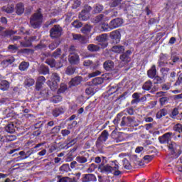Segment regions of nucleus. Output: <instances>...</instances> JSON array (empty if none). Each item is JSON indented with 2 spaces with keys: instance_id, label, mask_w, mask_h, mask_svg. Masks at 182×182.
<instances>
[{
  "instance_id": "obj_1",
  "label": "nucleus",
  "mask_w": 182,
  "mask_h": 182,
  "mask_svg": "<svg viewBox=\"0 0 182 182\" xmlns=\"http://www.w3.org/2000/svg\"><path fill=\"white\" fill-rule=\"evenodd\" d=\"M42 22H43V14H42V9H38L30 18V24L33 29H38L41 28Z\"/></svg>"
},
{
  "instance_id": "obj_2",
  "label": "nucleus",
  "mask_w": 182,
  "mask_h": 182,
  "mask_svg": "<svg viewBox=\"0 0 182 182\" xmlns=\"http://www.w3.org/2000/svg\"><path fill=\"white\" fill-rule=\"evenodd\" d=\"M112 123L116 129H119V127H126V116L123 117L122 112L118 113L112 121Z\"/></svg>"
},
{
  "instance_id": "obj_3",
  "label": "nucleus",
  "mask_w": 182,
  "mask_h": 182,
  "mask_svg": "<svg viewBox=\"0 0 182 182\" xmlns=\"http://www.w3.org/2000/svg\"><path fill=\"white\" fill-rule=\"evenodd\" d=\"M62 32H63V29L60 25H54L50 29V37L51 39H58L62 36Z\"/></svg>"
},
{
  "instance_id": "obj_4",
  "label": "nucleus",
  "mask_w": 182,
  "mask_h": 182,
  "mask_svg": "<svg viewBox=\"0 0 182 182\" xmlns=\"http://www.w3.org/2000/svg\"><path fill=\"white\" fill-rule=\"evenodd\" d=\"M109 38L112 41V43H114V45H117V43H120L122 34L119 30H114L109 33Z\"/></svg>"
},
{
  "instance_id": "obj_5",
  "label": "nucleus",
  "mask_w": 182,
  "mask_h": 182,
  "mask_svg": "<svg viewBox=\"0 0 182 182\" xmlns=\"http://www.w3.org/2000/svg\"><path fill=\"white\" fill-rule=\"evenodd\" d=\"M173 132H166L162 136H159L158 140L161 144H169L171 141Z\"/></svg>"
},
{
  "instance_id": "obj_6",
  "label": "nucleus",
  "mask_w": 182,
  "mask_h": 182,
  "mask_svg": "<svg viewBox=\"0 0 182 182\" xmlns=\"http://www.w3.org/2000/svg\"><path fill=\"white\" fill-rule=\"evenodd\" d=\"M59 82H60L59 74L53 73L51 75V83L50 84L51 90H56L58 89Z\"/></svg>"
},
{
  "instance_id": "obj_7",
  "label": "nucleus",
  "mask_w": 182,
  "mask_h": 182,
  "mask_svg": "<svg viewBox=\"0 0 182 182\" xmlns=\"http://www.w3.org/2000/svg\"><path fill=\"white\" fill-rule=\"evenodd\" d=\"M112 164H111V174H113V176H115L117 177L118 176H120L121 174H123V172L122 171H119L120 166H119V162L117 160H114L112 161Z\"/></svg>"
},
{
  "instance_id": "obj_8",
  "label": "nucleus",
  "mask_w": 182,
  "mask_h": 182,
  "mask_svg": "<svg viewBox=\"0 0 182 182\" xmlns=\"http://www.w3.org/2000/svg\"><path fill=\"white\" fill-rule=\"evenodd\" d=\"M95 41L100 42V45H101L103 48H107L109 46V43H107V33H102L100 36H97L95 38Z\"/></svg>"
},
{
  "instance_id": "obj_9",
  "label": "nucleus",
  "mask_w": 182,
  "mask_h": 182,
  "mask_svg": "<svg viewBox=\"0 0 182 182\" xmlns=\"http://www.w3.org/2000/svg\"><path fill=\"white\" fill-rule=\"evenodd\" d=\"M4 29H5V28H4L2 26H0V36H1V38H11V36H13V35H16V33H17L16 31H14V30L4 31Z\"/></svg>"
},
{
  "instance_id": "obj_10",
  "label": "nucleus",
  "mask_w": 182,
  "mask_h": 182,
  "mask_svg": "<svg viewBox=\"0 0 182 182\" xmlns=\"http://www.w3.org/2000/svg\"><path fill=\"white\" fill-rule=\"evenodd\" d=\"M24 41H25L20 42L21 48H31V46H32V42L36 41V36H31L28 38L25 37Z\"/></svg>"
},
{
  "instance_id": "obj_11",
  "label": "nucleus",
  "mask_w": 182,
  "mask_h": 182,
  "mask_svg": "<svg viewBox=\"0 0 182 182\" xmlns=\"http://www.w3.org/2000/svg\"><path fill=\"white\" fill-rule=\"evenodd\" d=\"M98 171L102 174H112V166L102 163L98 166Z\"/></svg>"
},
{
  "instance_id": "obj_12",
  "label": "nucleus",
  "mask_w": 182,
  "mask_h": 182,
  "mask_svg": "<svg viewBox=\"0 0 182 182\" xmlns=\"http://www.w3.org/2000/svg\"><path fill=\"white\" fill-rule=\"evenodd\" d=\"M73 41H78L81 45H86L87 43H89V40L80 34H73Z\"/></svg>"
},
{
  "instance_id": "obj_13",
  "label": "nucleus",
  "mask_w": 182,
  "mask_h": 182,
  "mask_svg": "<svg viewBox=\"0 0 182 182\" xmlns=\"http://www.w3.org/2000/svg\"><path fill=\"white\" fill-rule=\"evenodd\" d=\"M66 112V109H65L64 107H58L54 108L51 114L53 117H59L61 114H63Z\"/></svg>"
},
{
  "instance_id": "obj_14",
  "label": "nucleus",
  "mask_w": 182,
  "mask_h": 182,
  "mask_svg": "<svg viewBox=\"0 0 182 182\" xmlns=\"http://www.w3.org/2000/svg\"><path fill=\"white\" fill-rule=\"evenodd\" d=\"M110 25L112 29L120 28L123 25V20L122 18H114L110 21Z\"/></svg>"
},
{
  "instance_id": "obj_15",
  "label": "nucleus",
  "mask_w": 182,
  "mask_h": 182,
  "mask_svg": "<svg viewBox=\"0 0 182 182\" xmlns=\"http://www.w3.org/2000/svg\"><path fill=\"white\" fill-rule=\"evenodd\" d=\"M71 55L68 56V62L70 65H79L80 62V58H79V55L70 53Z\"/></svg>"
},
{
  "instance_id": "obj_16",
  "label": "nucleus",
  "mask_w": 182,
  "mask_h": 182,
  "mask_svg": "<svg viewBox=\"0 0 182 182\" xmlns=\"http://www.w3.org/2000/svg\"><path fill=\"white\" fill-rule=\"evenodd\" d=\"M121 89L122 87H120V84H115L114 85H110L108 87L107 95L108 96H110L114 93H117V92H119V90H120Z\"/></svg>"
},
{
  "instance_id": "obj_17",
  "label": "nucleus",
  "mask_w": 182,
  "mask_h": 182,
  "mask_svg": "<svg viewBox=\"0 0 182 182\" xmlns=\"http://www.w3.org/2000/svg\"><path fill=\"white\" fill-rule=\"evenodd\" d=\"M82 81L83 78L81 76H76L71 79V80L69 82V85L70 87L79 86Z\"/></svg>"
},
{
  "instance_id": "obj_18",
  "label": "nucleus",
  "mask_w": 182,
  "mask_h": 182,
  "mask_svg": "<svg viewBox=\"0 0 182 182\" xmlns=\"http://www.w3.org/2000/svg\"><path fill=\"white\" fill-rule=\"evenodd\" d=\"M170 117L176 120H182V112L178 111V108H174L170 114Z\"/></svg>"
},
{
  "instance_id": "obj_19",
  "label": "nucleus",
  "mask_w": 182,
  "mask_h": 182,
  "mask_svg": "<svg viewBox=\"0 0 182 182\" xmlns=\"http://www.w3.org/2000/svg\"><path fill=\"white\" fill-rule=\"evenodd\" d=\"M130 55H132V51L128 50L125 53H122V54L119 56V59L122 62L129 63V62H130Z\"/></svg>"
},
{
  "instance_id": "obj_20",
  "label": "nucleus",
  "mask_w": 182,
  "mask_h": 182,
  "mask_svg": "<svg viewBox=\"0 0 182 182\" xmlns=\"http://www.w3.org/2000/svg\"><path fill=\"white\" fill-rule=\"evenodd\" d=\"M126 126H127V127H137L139 124L136 122L134 117H126Z\"/></svg>"
},
{
  "instance_id": "obj_21",
  "label": "nucleus",
  "mask_w": 182,
  "mask_h": 182,
  "mask_svg": "<svg viewBox=\"0 0 182 182\" xmlns=\"http://www.w3.org/2000/svg\"><path fill=\"white\" fill-rule=\"evenodd\" d=\"M168 149L172 156H174V154H177V147H178V145L174 141H171V143L168 144Z\"/></svg>"
},
{
  "instance_id": "obj_22",
  "label": "nucleus",
  "mask_w": 182,
  "mask_h": 182,
  "mask_svg": "<svg viewBox=\"0 0 182 182\" xmlns=\"http://www.w3.org/2000/svg\"><path fill=\"white\" fill-rule=\"evenodd\" d=\"M97 178H96V176H95V174L92 173H87V174H84L82 175V182H90V181H96Z\"/></svg>"
},
{
  "instance_id": "obj_23",
  "label": "nucleus",
  "mask_w": 182,
  "mask_h": 182,
  "mask_svg": "<svg viewBox=\"0 0 182 182\" xmlns=\"http://www.w3.org/2000/svg\"><path fill=\"white\" fill-rule=\"evenodd\" d=\"M103 68L107 72H110L112 70H114V63L112 60H107L103 63Z\"/></svg>"
},
{
  "instance_id": "obj_24",
  "label": "nucleus",
  "mask_w": 182,
  "mask_h": 182,
  "mask_svg": "<svg viewBox=\"0 0 182 182\" xmlns=\"http://www.w3.org/2000/svg\"><path fill=\"white\" fill-rule=\"evenodd\" d=\"M14 62H15V58L9 57V58H6V60L1 61V66H2V68H8V66L9 65H12Z\"/></svg>"
},
{
  "instance_id": "obj_25",
  "label": "nucleus",
  "mask_w": 182,
  "mask_h": 182,
  "mask_svg": "<svg viewBox=\"0 0 182 182\" xmlns=\"http://www.w3.org/2000/svg\"><path fill=\"white\" fill-rule=\"evenodd\" d=\"M148 77L150 79H154L156 75H157V69L156 68V65H153L151 68L147 71Z\"/></svg>"
},
{
  "instance_id": "obj_26",
  "label": "nucleus",
  "mask_w": 182,
  "mask_h": 182,
  "mask_svg": "<svg viewBox=\"0 0 182 182\" xmlns=\"http://www.w3.org/2000/svg\"><path fill=\"white\" fill-rule=\"evenodd\" d=\"M16 151H19V149H11L8 152V154H14L13 156H20L19 158L21 160H22V157H25V151H21L19 153H17Z\"/></svg>"
},
{
  "instance_id": "obj_27",
  "label": "nucleus",
  "mask_w": 182,
  "mask_h": 182,
  "mask_svg": "<svg viewBox=\"0 0 182 182\" xmlns=\"http://www.w3.org/2000/svg\"><path fill=\"white\" fill-rule=\"evenodd\" d=\"M124 50L125 48L124 46L117 45L112 48V52H114V53H124Z\"/></svg>"
},
{
  "instance_id": "obj_28",
  "label": "nucleus",
  "mask_w": 182,
  "mask_h": 182,
  "mask_svg": "<svg viewBox=\"0 0 182 182\" xmlns=\"http://www.w3.org/2000/svg\"><path fill=\"white\" fill-rule=\"evenodd\" d=\"M25 12V6L23 3H18L16 5V14L17 15H22Z\"/></svg>"
},
{
  "instance_id": "obj_29",
  "label": "nucleus",
  "mask_w": 182,
  "mask_h": 182,
  "mask_svg": "<svg viewBox=\"0 0 182 182\" xmlns=\"http://www.w3.org/2000/svg\"><path fill=\"white\" fill-rule=\"evenodd\" d=\"M2 11L6 14H13L14 11H15V5L9 4L7 6H4L2 7Z\"/></svg>"
},
{
  "instance_id": "obj_30",
  "label": "nucleus",
  "mask_w": 182,
  "mask_h": 182,
  "mask_svg": "<svg viewBox=\"0 0 182 182\" xmlns=\"http://www.w3.org/2000/svg\"><path fill=\"white\" fill-rule=\"evenodd\" d=\"M89 15H90V14L87 13V11L82 10L79 14L80 21H87V19H89Z\"/></svg>"
},
{
  "instance_id": "obj_31",
  "label": "nucleus",
  "mask_w": 182,
  "mask_h": 182,
  "mask_svg": "<svg viewBox=\"0 0 182 182\" xmlns=\"http://www.w3.org/2000/svg\"><path fill=\"white\" fill-rule=\"evenodd\" d=\"M29 68V63L23 61L21 62L18 65V69L21 70V72H25L26 70H28Z\"/></svg>"
},
{
  "instance_id": "obj_32",
  "label": "nucleus",
  "mask_w": 182,
  "mask_h": 182,
  "mask_svg": "<svg viewBox=\"0 0 182 182\" xmlns=\"http://www.w3.org/2000/svg\"><path fill=\"white\" fill-rule=\"evenodd\" d=\"M152 87H153V82L150 80L146 81L142 85L143 90H146V91L151 90Z\"/></svg>"
},
{
  "instance_id": "obj_33",
  "label": "nucleus",
  "mask_w": 182,
  "mask_h": 182,
  "mask_svg": "<svg viewBox=\"0 0 182 182\" xmlns=\"http://www.w3.org/2000/svg\"><path fill=\"white\" fill-rule=\"evenodd\" d=\"M87 49L89 52H99V50H100V47L96 44H89Z\"/></svg>"
},
{
  "instance_id": "obj_34",
  "label": "nucleus",
  "mask_w": 182,
  "mask_h": 182,
  "mask_svg": "<svg viewBox=\"0 0 182 182\" xmlns=\"http://www.w3.org/2000/svg\"><path fill=\"white\" fill-rule=\"evenodd\" d=\"M9 89V82L7 80H2L0 82V90L5 92Z\"/></svg>"
},
{
  "instance_id": "obj_35",
  "label": "nucleus",
  "mask_w": 182,
  "mask_h": 182,
  "mask_svg": "<svg viewBox=\"0 0 182 182\" xmlns=\"http://www.w3.org/2000/svg\"><path fill=\"white\" fill-rule=\"evenodd\" d=\"M98 138H100V140H102L104 143L107 141V139H109V132L107 130H104Z\"/></svg>"
},
{
  "instance_id": "obj_36",
  "label": "nucleus",
  "mask_w": 182,
  "mask_h": 182,
  "mask_svg": "<svg viewBox=\"0 0 182 182\" xmlns=\"http://www.w3.org/2000/svg\"><path fill=\"white\" fill-rule=\"evenodd\" d=\"M92 28H93L92 26L86 24L81 28V32L84 33V35H87V33H90L92 31Z\"/></svg>"
},
{
  "instance_id": "obj_37",
  "label": "nucleus",
  "mask_w": 182,
  "mask_h": 182,
  "mask_svg": "<svg viewBox=\"0 0 182 182\" xmlns=\"http://www.w3.org/2000/svg\"><path fill=\"white\" fill-rule=\"evenodd\" d=\"M45 143H40L36 144L34 147L31 149V153H38L39 150H42V146H44Z\"/></svg>"
},
{
  "instance_id": "obj_38",
  "label": "nucleus",
  "mask_w": 182,
  "mask_h": 182,
  "mask_svg": "<svg viewBox=\"0 0 182 182\" xmlns=\"http://www.w3.org/2000/svg\"><path fill=\"white\" fill-rule=\"evenodd\" d=\"M76 144V139H72L70 142L67 143L65 146H60V149H63V150H68L70 147H72V146Z\"/></svg>"
},
{
  "instance_id": "obj_39",
  "label": "nucleus",
  "mask_w": 182,
  "mask_h": 182,
  "mask_svg": "<svg viewBox=\"0 0 182 182\" xmlns=\"http://www.w3.org/2000/svg\"><path fill=\"white\" fill-rule=\"evenodd\" d=\"M103 82H104V80L102 77H95L92 80V83L93 86H99V85H102Z\"/></svg>"
},
{
  "instance_id": "obj_40",
  "label": "nucleus",
  "mask_w": 182,
  "mask_h": 182,
  "mask_svg": "<svg viewBox=\"0 0 182 182\" xmlns=\"http://www.w3.org/2000/svg\"><path fill=\"white\" fill-rule=\"evenodd\" d=\"M75 72H76V68L72 65L68 66L65 70V73L66 75H68V76H72Z\"/></svg>"
},
{
  "instance_id": "obj_41",
  "label": "nucleus",
  "mask_w": 182,
  "mask_h": 182,
  "mask_svg": "<svg viewBox=\"0 0 182 182\" xmlns=\"http://www.w3.org/2000/svg\"><path fill=\"white\" fill-rule=\"evenodd\" d=\"M15 125L14 124H9L6 127L5 130L7 133H15Z\"/></svg>"
},
{
  "instance_id": "obj_42",
  "label": "nucleus",
  "mask_w": 182,
  "mask_h": 182,
  "mask_svg": "<svg viewBox=\"0 0 182 182\" xmlns=\"http://www.w3.org/2000/svg\"><path fill=\"white\" fill-rule=\"evenodd\" d=\"M175 86H178V89L182 92V73L179 75L178 80L175 82Z\"/></svg>"
},
{
  "instance_id": "obj_43",
  "label": "nucleus",
  "mask_w": 182,
  "mask_h": 182,
  "mask_svg": "<svg viewBox=\"0 0 182 182\" xmlns=\"http://www.w3.org/2000/svg\"><path fill=\"white\" fill-rule=\"evenodd\" d=\"M122 161L123 166L125 170H132V164H130V161L127 160V159L124 158Z\"/></svg>"
},
{
  "instance_id": "obj_44",
  "label": "nucleus",
  "mask_w": 182,
  "mask_h": 182,
  "mask_svg": "<svg viewBox=\"0 0 182 182\" xmlns=\"http://www.w3.org/2000/svg\"><path fill=\"white\" fill-rule=\"evenodd\" d=\"M102 28L103 29L104 32H110V31H113V27L109 23H104L102 24Z\"/></svg>"
},
{
  "instance_id": "obj_45",
  "label": "nucleus",
  "mask_w": 182,
  "mask_h": 182,
  "mask_svg": "<svg viewBox=\"0 0 182 182\" xmlns=\"http://www.w3.org/2000/svg\"><path fill=\"white\" fill-rule=\"evenodd\" d=\"M164 116H167V110L166 109H162L156 113V119H161Z\"/></svg>"
},
{
  "instance_id": "obj_46",
  "label": "nucleus",
  "mask_w": 182,
  "mask_h": 182,
  "mask_svg": "<svg viewBox=\"0 0 182 182\" xmlns=\"http://www.w3.org/2000/svg\"><path fill=\"white\" fill-rule=\"evenodd\" d=\"M126 140V137H124V133L120 132L117 137L115 138L116 143H122V141H124Z\"/></svg>"
},
{
  "instance_id": "obj_47",
  "label": "nucleus",
  "mask_w": 182,
  "mask_h": 182,
  "mask_svg": "<svg viewBox=\"0 0 182 182\" xmlns=\"http://www.w3.org/2000/svg\"><path fill=\"white\" fill-rule=\"evenodd\" d=\"M104 8L105 7L103 6V5L100 4H97L95 5V7L94 8V14H100V12L103 11Z\"/></svg>"
},
{
  "instance_id": "obj_48",
  "label": "nucleus",
  "mask_w": 182,
  "mask_h": 182,
  "mask_svg": "<svg viewBox=\"0 0 182 182\" xmlns=\"http://www.w3.org/2000/svg\"><path fill=\"white\" fill-rule=\"evenodd\" d=\"M34 50L31 48H23L19 50L18 53H22L24 55H29L33 53Z\"/></svg>"
},
{
  "instance_id": "obj_49",
  "label": "nucleus",
  "mask_w": 182,
  "mask_h": 182,
  "mask_svg": "<svg viewBox=\"0 0 182 182\" xmlns=\"http://www.w3.org/2000/svg\"><path fill=\"white\" fill-rule=\"evenodd\" d=\"M76 161H77V163H80V164H85V163L87 162V158L83 156H78L76 157Z\"/></svg>"
},
{
  "instance_id": "obj_50",
  "label": "nucleus",
  "mask_w": 182,
  "mask_h": 182,
  "mask_svg": "<svg viewBox=\"0 0 182 182\" xmlns=\"http://www.w3.org/2000/svg\"><path fill=\"white\" fill-rule=\"evenodd\" d=\"M130 96V91H125L122 95H119L117 98V100H124Z\"/></svg>"
},
{
  "instance_id": "obj_51",
  "label": "nucleus",
  "mask_w": 182,
  "mask_h": 182,
  "mask_svg": "<svg viewBox=\"0 0 182 182\" xmlns=\"http://www.w3.org/2000/svg\"><path fill=\"white\" fill-rule=\"evenodd\" d=\"M62 55V49L57 48L52 54V58H55V59H58Z\"/></svg>"
},
{
  "instance_id": "obj_52",
  "label": "nucleus",
  "mask_w": 182,
  "mask_h": 182,
  "mask_svg": "<svg viewBox=\"0 0 182 182\" xmlns=\"http://www.w3.org/2000/svg\"><path fill=\"white\" fill-rule=\"evenodd\" d=\"M170 100V98L168 97H161L159 99V103L161 106H164L168 103V101Z\"/></svg>"
},
{
  "instance_id": "obj_53",
  "label": "nucleus",
  "mask_w": 182,
  "mask_h": 182,
  "mask_svg": "<svg viewBox=\"0 0 182 182\" xmlns=\"http://www.w3.org/2000/svg\"><path fill=\"white\" fill-rule=\"evenodd\" d=\"M66 90H68V85H66L65 83H63L60 85V88L58 90V95L60 93H65Z\"/></svg>"
},
{
  "instance_id": "obj_54",
  "label": "nucleus",
  "mask_w": 182,
  "mask_h": 182,
  "mask_svg": "<svg viewBox=\"0 0 182 182\" xmlns=\"http://www.w3.org/2000/svg\"><path fill=\"white\" fill-rule=\"evenodd\" d=\"M46 63L47 65H49V66H50V68H55V66H56V60L53 58L47 59L46 60Z\"/></svg>"
},
{
  "instance_id": "obj_55",
  "label": "nucleus",
  "mask_w": 182,
  "mask_h": 182,
  "mask_svg": "<svg viewBox=\"0 0 182 182\" xmlns=\"http://www.w3.org/2000/svg\"><path fill=\"white\" fill-rule=\"evenodd\" d=\"M163 83V78L160 76H155L154 77V85H161Z\"/></svg>"
},
{
  "instance_id": "obj_56",
  "label": "nucleus",
  "mask_w": 182,
  "mask_h": 182,
  "mask_svg": "<svg viewBox=\"0 0 182 182\" xmlns=\"http://www.w3.org/2000/svg\"><path fill=\"white\" fill-rule=\"evenodd\" d=\"M51 102L53 103H59L60 102H62V96L60 95H55L52 97Z\"/></svg>"
},
{
  "instance_id": "obj_57",
  "label": "nucleus",
  "mask_w": 182,
  "mask_h": 182,
  "mask_svg": "<svg viewBox=\"0 0 182 182\" xmlns=\"http://www.w3.org/2000/svg\"><path fill=\"white\" fill-rule=\"evenodd\" d=\"M8 49L9 50H10V52H11V53H16V52H18V46H16V45H9L8 46Z\"/></svg>"
},
{
  "instance_id": "obj_58",
  "label": "nucleus",
  "mask_w": 182,
  "mask_h": 182,
  "mask_svg": "<svg viewBox=\"0 0 182 182\" xmlns=\"http://www.w3.org/2000/svg\"><path fill=\"white\" fill-rule=\"evenodd\" d=\"M171 59L173 63H177L178 62H180V57L176 55V53H171Z\"/></svg>"
},
{
  "instance_id": "obj_59",
  "label": "nucleus",
  "mask_w": 182,
  "mask_h": 182,
  "mask_svg": "<svg viewBox=\"0 0 182 182\" xmlns=\"http://www.w3.org/2000/svg\"><path fill=\"white\" fill-rule=\"evenodd\" d=\"M26 86L31 87V86H33L35 85V80L33 78H28L25 82Z\"/></svg>"
},
{
  "instance_id": "obj_60",
  "label": "nucleus",
  "mask_w": 182,
  "mask_h": 182,
  "mask_svg": "<svg viewBox=\"0 0 182 182\" xmlns=\"http://www.w3.org/2000/svg\"><path fill=\"white\" fill-rule=\"evenodd\" d=\"M60 43H58L57 41L51 43L49 46L48 48L50 49V50H55L58 46H59Z\"/></svg>"
},
{
  "instance_id": "obj_61",
  "label": "nucleus",
  "mask_w": 182,
  "mask_h": 182,
  "mask_svg": "<svg viewBox=\"0 0 182 182\" xmlns=\"http://www.w3.org/2000/svg\"><path fill=\"white\" fill-rule=\"evenodd\" d=\"M5 119H8V120H15V119H16V116L14 112H9L6 114Z\"/></svg>"
},
{
  "instance_id": "obj_62",
  "label": "nucleus",
  "mask_w": 182,
  "mask_h": 182,
  "mask_svg": "<svg viewBox=\"0 0 182 182\" xmlns=\"http://www.w3.org/2000/svg\"><path fill=\"white\" fill-rule=\"evenodd\" d=\"M61 127L60 125H58L51 129L52 134H58L60 132Z\"/></svg>"
},
{
  "instance_id": "obj_63",
  "label": "nucleus",
  "mask_w": 182,
  "mask_h": 182,
  "mask_svg": "<svg viewBox=\"0 0 182 182\" xmlns=\"http://www.w3.org/2000/svg\"><path fill=\"white\" fill-rule=\"evenodd\" d=\"M159 60L166 62V60H168V55L167 54L161 53Z\"/></svg>"
},
{
  "instance_id": "obj_64",
  "label": "nucleus",
  "mask_w": 182,
  "mask_h": 182,
  "mask_svg": "<svg viewBox=\"0 0 182 182\" xmlns=\"http://www.w3.org/2000/svg\"><path fill=\"white\" fill-rule=\"evenodd\" d=\"M58 182H74V181H72V178L69 177H62L59 178Z\"/></svg>"
}]
</instances>
